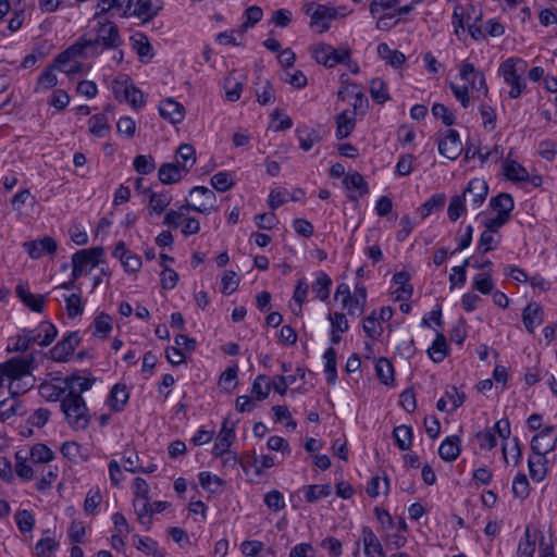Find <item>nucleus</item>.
Listing matches in <instances>:
<instances>
[{
  "label": "nucleus",
  "instance_id": "nucleus-23",
  "mask_svg": "<svg viewBox=\"0 0 557 557\" xmlns=\"http://www.w3.org/2000/svg\"><path fill=\"white\" fill-rule=\"evenodd\" d=\"M462 151V143L455 129H447L444 137L438 141V152L449 159L456 160Z\"/></svg>",
  "mask_w": 557,
  "mask_h": 557
},
{
  "label": "nucleus",
  "instance_id": "nucleus-20",
  "mask_svg": "<svg viewBox=\"0 0 557 557\" xmlns=\"http://www.w3.org/2000/svg\"><path fill=\"white\" fill-rule=\"evenodd\" d=\"M112 256L120 261L125 273L129 275L138 273L141 269L143 261L140 256L128 249L122 240L114 245Z\"/></svg>",
  "mask_w": 557,
  "mask_h": 557
},
{
  "label": "nucleus",
  "instance_id": "nucleus-51",
  "mask_svg": "<svg viewBox=\"0 0 557 557\" xmlns=\"http://www.w3.org/2000/svg\"><path fill=\"white\" fill-rule=\"evenodd\" d=\"M305 500L315 503L320 499L327 498L332 495L333 487L331 484H311L302 488Z\"/></svg>",
  "mask_w": 557,
  "mask_h": 557
},
{
  "label": "nucleus",
  "instance_id": "nucleus-38",
  "mask_svg": "<svg viewBox=\"0 0 557 557\" xmlns=\"http://www.w3.org/2000/svg\"><path fill=\"white\" fill-rule=\"evenodd\" d=\"M377 57L393 69H400L405 62L406 57L398 50H393L386 42H381L376 47Z\"/></svg>",
  "mask_w": 557,
  "mask_h": 557
},
{
  "label": "nucleus",
  "instance_id": "nucleus-34",
  "mask_svg": "<svg viewBox=\"0 0 557 557\" xmlns=\"http://www.w3.org/2000/svg\"><path fill=\"white\" fill-rule=\"evenodd\" d=\"M129 398V391L125 384L113 385L106 400V405L112 412H120L124 409Z\"/></svg>",
  "mask_w": 557,
  "mask_h": 557
},
{
  "label": "nucleus",
  "instance_id": "nucleus-2",
  "mask_svg": "<svg viewBox=\"0 0 557 557\" xmlns=\"http://www.w3.org/2000/svg\"><path fill=\"white\" fill-rule=\"evenodd\" d=\"M33 358L15 357L0 363V389L8 387L11 395H21L35 385Z\"/></svg>",
  "mask_w": 557,
  "mask_h": 557
},
{
  "label": "nucleus",
  "instance_id": "nucleus-56",
  "mask_svg": "<svg viewBox=\"0 0 557 557\" xmlns=\"http://www.w3.org/2000/svg\"><path fill=\"white\" fill-rule=\"evenodd\" d=\"M133 506L140 524L149 525L152 518L151 503L147 498H134Z\"/></svg>",
  "mask_w": 557,
  "mask_h": 557
},
{
  "label": "nucleus",
  "instance_id": "nucleus-64",
  "mask_svg": "<svg viewBox=\"0 0 557 557\" xmlns=\"http://www.w3.org/2000/svg\"><path fill=\"white\" fill-rule=\"evenodd\" d=\"M58 549L59 543L51 536L39 540L35 545V554L37 557H53Z\"/></svg>",
  "mask_w": 557,
  "mask_h": 557
},
{
  "label": "nucleus",
  "instance_id": "nucleus-49",
  "mask_svg": "<svg viewBox=\"0 0 557 557\" xmlns=\"http://www.w3.org/2000/svg\"><path fill=\"white\" fill-rule=\"evenodd\" d=\"M367 494L372 498L386 496L389 492V480L385 474H376L371 478L367 485Z\"/></svg>",
  "mask_w": 557,
  "mask_h": 557
},
{
  "label": "nucleus",
  "instance_id": "nucleus-7",
  "mask_svg": "<svg viewBox=\"0 0 557 557\" xmlns=\"http://www.w3.org/2000/svg\"><path fill=\"white\" fill-rule=\"evenodd\" d=\"M88 58L92 57L86 53L84 46L77 40L67 50L59 54L54 67L69 76L87 73L89 66H86L82 60Z\"/></svg>",
  "mask_w": 557,
  "mask_h": 557
},
{
  "label": "nucleus",
  "instance_id": "nucleus-58",
  "mask_svg": "<svg viewBox=\"0 0 557 557\" xmlns=\"http://www.w3.org/2000/svg\"><path fill=\"white\" fill-rule=\"evenodd\" d=\"M336 357L337 355L334 348H327L323 354L325 379L326 382L332 385L335 384L337 380Z\"/></svg>",
  "mask_w": 557,
  "mask_h": 557
},
{
  "label": "nucleus",
  "instance_id": "nucleus-4",
  "mask_svg": "<svg viewBox=\"0 0 557 557\" xmlns=\"http://www.w3.org/2000/svg\"><path fill=\"white\" fill-rule=\"evenodd\" d=\"M483 11L480 2H457L454 8L453 25L456 34L468 30L474 39L483 36L482 21Z\"/></svg>",
  "mask_w": 557,
  "mask_h": 557
},
{
  "label": "nucleus",
  "instance_id": "nucleus-59",
  "mask_svg": "<svg viewBox=\"0 0 557 557\" xmlns=\"http://www.w3.org/2000/svg\"><path fill=\"white\" fill-rule=\"evenodd\" d=\"M448 347L445 336L441 333H437L435 339L428 349L430 358L434 362H442L445 359Z\"/></svg>",
  "mask_w": 557,
  "mask_h": 557
},
{
  "label": "nucleus",
  "instance_id": "nucleus-36",
  "mask_svg": "<svg viewBox=\"0 0 557 557\" xmlns=\"http://www.w3.org/2000/svg\"><path fill=\"white\" fill-rule=\"evenodd\" d=\"M110 107L101 113L94 114L88 120V131L91 135L98 138H104L111 131V125L108 116Z\"/></svg>",
  "mask_w": 557,
  "mask_h": 557
},
{
  "label": "nucleus",
  "instance_id": "nucleus-25",
  "mask_svg": "<svg viewBox=\"0 0 557 557\" xmlns=\"http://www.w3.org/2000/svg\"><path fill=\"white\" fill-rule=\"evenodd\" d=\"M391 289L392 296L395 300H408L413 292V287L410 284L409 273L406 271L395 273L392 280Z\"/></svg>",
  "mask_w": 557,
  "mask_h": 557
},
{
  "label": "nucleus",
  "instance_id": "nucleus-31",
  "mask_svg": "<svg viewBox=\"0 0 557 557\" xmlns=\"http://www.w3.org/2000/svg\"><path fill=\"white\" fill-rule=\"evenodd\" d=\"M159 113L172 124H178L185 117L184 107L173 98H168L160 102Z\"/></svg>",
  "mask_w": 557,
  "mask_h": 557
},
{
  "label": "nucleus",
  "instance_id": "nucleus-1",
  "mask_svg": "<svg viewBox=\"0 0 557 557\" xmlns=\"http://www.w3.org/2000/svg\"><path fill=\"white\" fill-rule=\"evenodd\" d=\"M99 11L94 15L90 29L95 33L94 37H82L78 41L84 46L87 54L94 57L99 55L107 49H116L122 44L117 27L109 21L108 14L114 16V10H121L119 2H103Z\"/></svg>",
  "mask_w": 557,
  "mask_h": 557
},
{
  "label": "nucleus",
  "instance_id": "nucleus-48",
  "mask_svg": "<svg viewBox=\"0 0 557 557\" xmlns=\"http://www.w3.org/2000/svg\"><path fill=\"white\" fill-rule=\"evenodd\" d=\"M460 454V440L458 436H448L440 445L438 455L445 461H454Z\"/></svg>",
  "mask_w": 557,
  "mask_h": 557
},
{
  "label": "nucleus",
  "instance_id": "nucleus-57",
  "mask_svg": "<svg viewBox=\"0 0 557 557\" xmlns=\"http://www.w3.org/2000/svg\"><path fill=\"white\" fill-rule=\"evenodd\" d=\"M25 408L17 399L3 400L0 403V419L2 421L10 420L15 416H24Z\"/></svg>",
  "mask_w": 557,
  "mask_h": 557
},
{
  "label": "nucleus",
  "instance_id": "nucleus-18",
  "mask_svg": "<svg viewBox=\"0 0 557 557\" xmlns=\"http://www.w3.org/2000/svg\"><path fill=\"white\" fill-rule=\"evenodd\" d=\"M509 435H511L509 421L500 419L493 426L479 432L476 440L482 449H493L496 447L498 440L503 442Z\"/></svg>",
  "mask_w": 557,
  "mask_h": 557
},
{
  "label": "nucleus",
  "instance_id": "nucleus-10",
  "mask_svg": "<svg viewBox=\"0 0 557 557\" xmlns=\"http://www.w3.org/2000/svg\"><path fill=\"white\" fill-rule=\"evenodd\" d=\"M61 409L67 423L74 429H85L88 424V409L84 398L77 393H69L61 401Z\"/></svg>",
  "mask_w": 557,
  "mask_h": 557
},
{
  "label": "nucleus",
  "instance_id": "nucleus-12",
  "mask_svg": "<svg viewBox=\"0 0 557 557\" xmlns=\"http://www.w3.org/2000/svg\"><path fill=\"white\" fill-rule=\"evenodd\" d=\"M112 92L116 100L126 102L134 109H139L145 104L144 94L133 84L126 74H119L112 82Z\"/></svg>",
  "mask_w": 557,
  "mask_h": 557
},
{
  "label": "nucleus",
  "instance_id": "nucleus-60",
  "mask_svg": "<svg viewBox=\"0 0 557 557\" xmlns=\"http://www.w3.org/2000/svg\"><path fill=\"white\" fill-rule=\"evenodd\" d=\"M62 298L69 318L74 319L83 314L85 304L79 294L62 295Z\"/></svg>",
  "mask_w": 557,
  "mask_h": 557
},
{
  "label": "nucleus",
  "instance_id": "nucleus-6",
  "mask_svg": "<svg viewBox=\"0 0 557 557\" xmlns=\"http://www.w3.org/2000/svg\"><path fill=\"white\" fill-rule=\"evenodd\" d=\"M335 300L341 304L342 310L346 311L350 317H359L364 312L368 299L367 288L363 284L358 283L355 285L354 292L346 283L337 285Z\"/></svg>",
  "mask_w": 557,
  "mask_h": 557
},
{
  "label": "nucleus",
  "instance_id": "nucleus-39",
  "mask_svg": "<svg viewBox=\"0 0 557 557\" xmlns=\"http://www.w3.org/2000/svg\"><path fill=\"white\" fill-rule=\"evenodd\" d=\"M513 199L509 194L503 193L493 197L490 200V208L492 213L505 216L510 220L511 211L513 210Z\"/></svg>",
  "mask_w": 557,
  "mask_h": 557
},
{
  "label": "nucleus",
  "instance_id": "nucleus-16",
  "mask_svg": "<svg viewBox=\"0 0 557 557\" xmlns=\"http://www.w3.org/2000/svg\"><path fill=\"white\" fill-rule=\"evenodd\" d=\"M185 207L202 214H210L216 210V196L215 194L205 187L196 186L190 191L186 199Z\"/></svg>",
  "mask_w": 557,
  "mask_h": 557
},
{
  "label": "nucleus",
  "instance_id": "nucleus-22",
  "mask_svg": "<svg viewBox=\"0 0 557 557\" xmlns=\"http://www.w3.org/2000/svg\"><path fill=\"white\" fill-rule=\"evenodd\" d=\"M557 444V432L552 425H545L531 440L533 453L549 454Z\"/></svg>",
  "mask_w": 557,
  "mask_h": 557
},
{
  "label": "nucleus",
  "instance_id": "nucleus-53",
  "mask_svg": "<svg viewBox=\"0 0 557 557\" xmlns=\"http://www.w3.org/2000/svg\"><path fill=\"white\" fill-rule=\"evenodd\" d=\"M361 542L363 544V552L368 557H372V554L382 555V545L369 527H363L361 531Z\"/></svg>",
  "mask_w": 557,
  "mask_h": 557
},
{
  "label": "nucleus",
  "instance_id": "nucleus-33",
  "mask_svg": "<svg viewBox=\"0 0 557 557\" xmlns=\"http://www.w3.org/2000/svg\"><path fill=\"white\" fill-rule=\"evenodd\" d=\"M542 531L536 529L527 528L524 537L520 540L518 546L519 557H533L535 550L539 548Z\"/></svg>",
  "mask_w": 557,
  "mask_h": 557
},
{
  "label": "nucleus",
  "instance_id": "nucleus-63",
  "mask_svg": "<svg viewBox=\"0 0 557 557\" xmlns=\"http://www.w3.org/2000/svg\"><path fill=\"white\" fill-rule=\"evenodd\" d=\"M240 552L245 557H263V553H272L270 548H267L265 545L258 540H248L244 541L240 544Z\"/></svg>",
  "mask_w": 557,
  "mask_h": 557
},
{
  "label": "nucleus",
  "instance_id": "nucleus-5",
  "mask_svg": "<svg viewBox=\"0 0 557 557\" xmlns=\"http://www.w3.org/2000/svg\"><path fill=\"white\" fill-rule=\"evenodd\" d=\"M528 70V63L521 58L511 57L505 60L498 67V74L508 85V96L511 99L519 98L527 88V82L523 78Z\"/></svg>",
  "mask_w": 557,
  "mask_h": 557
},
{
  "label": "nucleus",
  "instance_id": "nucleus-52",
  "mask_svg": "<svg viewBox=\"0 0 557 557\" xmlns=\"http://www.w3.org/2000/svg\"><path fill=\"white\" fill-rule=\"evenodd\" d=\"M362 329L367 336L372 341H377L383 334V323L376 317V311H372L362 320Z\"/></svg>",
  "mask_w": 557,
  "mask_h": 557
},
{
  "label": "nucleus",
  "instance_id": "nucleus-54",
  "mask_svg": "<svg viewBox=\"0 0 557 557\" xmlns=\"http://www.w3.org/2000/svg\"><path fill=\"white\" fill-rule=\"evenodd\" d=\"M95 383V379L89 374H73L66 379V386L70 388V393L87 392L91 388Z\"/></svg>",
  "mask_w": 557,
  "mask_h": 557
},
{
  "label": "nucleus",
  "instance_id": "nucleus-62",
  "mask_svg": "<svg viewBox=\"0 0 557 557\" xmlns=\"http://www.w3.org/2000/svg\"><path fill=\"white\" fill-rule=\"evenodd\" d=\"M271 391V382L265 375H258L251 385V396L257 401L268 398Z\"/></svg>",
  "mask_w": 557,
  "mask_h": 557
},
{
  "label": "nucleus",
  "instance_id": "nucleus-46",
  "mask_svg": "<svg viewBox=\"0 0 557 557\" xmlns=\"http://www.w3.org/2000/svg\"><path fill=\"white\" fill-rule=\"evenodd\" d=\"M356 124L355 110L343 111L336 117V135L338 138H346L350 135Z\"/></svg>",
  "mask_w": 557,
  "mask_h": 557
},
{
  "label": "nucleus",
  "instance_id": "nucleus-3",
  "mask_svg": "<svg viewBox=\"0 0 557 557\" xmlns=\"http://www.w3.org/2000/svg\"><path fill=\"white\" fill-rule=\"evenodd\" d=\"M459 77L463 84H453L451 90L463 108L470 106L471 99L487 94L485 76L481 71L476 70L472 63L468 61L461 62L459 65Z\"/></svg>",
  "mask_w": 557,
  "mask_h": 557
},
{
  "label": "nucleus",
  "instance_id": "nucleus-28",
  "mask_svg": "<svg viewBox=\"0 0 557 557\" xmlns=\"http://www.w3.org/2000/svg\"><path fill=\"white\" fill-rule=\"evenodd\" d=\"M547 454L533 453L528 459L529 473L534 482H542L549 469Z\"/></svg>",
  "mask_w": 557,
  "mask_h": 557
},
{
  "label": "nucleus",
  "instance_id": "nucleus-17",
  "mask_svg": "<svg viewBox=\"0 0 557 557\" xmlns=\"http://www.w3.org/2000/svg\"><path fill=\"white\" fill-rule=\"evenodd\" d=\"M163 224L177 228L181 227L185 236L197 234L200 231V223L197 219L188 216V208L180 207L165 213Z\"/></svg>",
  "mask_w": 557,
  "mask_h": 557
},
{
  "label": "nucleus",
  "instance_id": "nucleus-41",
  "mask_svg": "<svg viewBox=\"0 0 557 557\" xmlns=\"http://www.w3.org/2000/svg\"><path fill=\"white\" fill-rule=\"evenodd\" d=\"M244 76L238 72H232L224 81L225 97L228 101H237L243 90Z\"/></svg>",
  "mask_w": 557,
  "mask_h": 557
},
{
  "label": "nucleus",
  "instance_id": "nucleus-29",
  "mask_svg": "<svg viewBox=\"0 0 557 557\" xmlns=\"http://www.w3.org/2000/svg\"><path fill=\"white\" fill-rule=\"evenodd\" d=\"M330 322V339L333 344H339L342 335L349 330L347 317L339 311L330 312L326 317Z\"/></svg>",
  "mask_w": 557,
  "mask_h": 557
},
{
  "label": "nucleus",
  "instance_id": "nucleus-42",
  "mask_svg": "<svg viewBox=\"0 0 557 557\" xmlns=\"http://www.w3.org/2000/svg\"><path fill=\"white\" fill-rule=\"evenodd\" d=\"M187 173L174 162L163 163L158 171V177L162 184L178 183Z\"/></svg>",
  "mask_w": 557,
  "mask_h": 557
},
{
  "label": "nucleus",
  "instance_id": "nucleus-30",
  "mask_svg": "<svg viewBox=\"0 0 557 557\" xmlns=\"http://www.w3.org/2000/svg\"><path fill=\"white\" fill-rule=\"evenodd\" d=\"M78 344V337L75 334L67 335L60 341L51 350V359L58 362H65L73 355Z\"/></svg>",
  "mask_w": 557,
  "mask_h": 557
},
{
  "label": "nucleus",
  "instance_id": "nucleus-50",
  "mask_svg": "<svg viewBox=\"0 0 557 557\" xmlns=\"http://www.w3.org/2000/svg\"><path fill=\"white\" fill-rule=\"evenodd\" d=\"M131 44L141 62H148L152 59V47L145 35L135 34L131 37Z\"/></svg>",
  "mask_w": 557,
  "mask_h": 557
},
{
  "label": "nucleus",
  "instance_id": "nucleus-47",
  "mask_svg": "<svg viewBox=\"0 0 557 557\" xmlns=\"http://www.w3.org/2000/svg\"><path fill=\"white\" fill-rule=\"evenodd\" d=\"M198 481L200 486L211 493L220 494L223 491L225 482L216 474L210 471H201L198 473Z\"/></svg>",
  "mask_w": 557,
  "mask_h": 557
},
{
  "label": "nucleus",
  "instance_id": "nucleus-55",
  "mask_svg": "<svg viewBox=\"0 0 557 557\" xmlns=\"http://www.w3.org/2000/svg\"><path fill=\"white\" fill-rule=\"evenodd\" d=\"M61 454L71 462L85 461L88 458L86 450L76 442L69 441L62 444Z\"/></svg>",
  "mask_w": 557,
  "mask_h": 557
},
{
  "label": "nucleus",
  "instance_id": "nucleus-26",
  "mask_svg": "<svg viewBox=\"0 0 557 557\" xmlns=\"http://www.w3.org/2000/svg\"><path fill=\"white\" fill-rule=\"evenodd\" d=\"M343 185L348 191V198L357 200L368 194V185L361 174L358 172H349L344 176Z\"/></svg>",
  "mask_w": 557,
  "mask_h": 557
},
{
  "label": "nucleus",
  "instance_id": "nucleus-37",
  "mask_svg": "<svg viewBox=\"0 0 557 557\" xmlns=\"http://www.w3.org/2000/svg\"><path fill=\"white\" fill-rule=\"evenodd\" d=\"M544 321L543 308L537 302L529 304L522 312V322L528 332L534 333V330Z\"/></svg>",
  "mask_w": 557,
  "mask_h": 557
},
{
  "label": "nucleus",
  "instance_id": "nucleus-13",
  "mask_svg": "<svg viewBox=\"0 0 557 557\" xmlns=\"http://www.w3.org/2000/svg\"><path fill=\"white\" fill-rule=\"evenodd\" d=\"M312 59L326 67H334L339 63H345L349 58L350 49L346 46L334 48L325 42H317L310 47Z\"/></svg>",
  "mask_w": 557,
  "mask_h": 557
},
{
  "label": "nucleus",
  "instance_id": "nucleus-14",
  "mask_svg": "<svg viewBox=\"0 0 557 557\" xmlns=\"http://www.w3.org/2000/svg\"><path fill=\"white\" fill-rule=\"evenodd\" d=\"M304 10L310 17V28L318 34L326 32L331 22L337 16V11L334 8L320 2H308Z\"/></svg>",
  "mask_w": 557,
  "mask_h": 557
},
{
  "label": "nucleus",
  "instance_id": "nucleus-44",
  "mask_svg": "<svg viewBox=\"0 0 557 557\" xmlns=\"http://www.w3.org/2000/svg\"><path fill=\"white\" fill-rule=\"evenodd\" d=\"M16 294L18 298L30 308L33 311L41 312L45 308V296L44 295H35L30 293V290L24 286L18 285L16 287Z\"/></svg>",
  "mask_w": 557,
  "mask_h": 557
},
{
  "label": "nucleus",
  "instance_id": "nucleus-15",
  "mask_svg": "<svg viewBox=\"0 0 557 557\" xmlns=\"http://www.w3.org/2000/svg\"><path fill=\"white\" fill-rule=\"evenodd\" d=\"M235 437H236V435H235L234 426L230 425L227 420H224L222 423V428L215 438L214 446L212 448V455L214 457L225 456L224 461H223L224 465H226V463L236 465L237 463L236 455L230 450L231 446L233 445V443L235 441Z\"/></svg>",
  "mask_w": 557,
  "mask_h": 557
},
{
  "label": "nucleus",
  "instance_id": "nucleus-9",
  "mask_svg": "<svg viewBox=\"0 0 557 557\" xmlns=\"http://www.w3.org/2000/svg\"><path fill=\"white\" fill-rule=\"evenodd\" d=\"M500 175L513 184L531 183L535 187L542 184L541 176L532 175L528 169L518 161L512 148L502 161Z\"/></svg>",
  "mask_w": 557,
  "mask_h": 557
},
{
  "label": "nucleus",
  "instance_id": "nucleus-21",
  "mask_svg": "<svg viewBox=\"0 0 557 557\" xmlns=\"http://www.w3.org/2000/svg\"><path fill=\"white\" fill-rule=\"evenodd\" d=\"M22 247L32 259H40L45 256L54 255L58 249L57 242L50 236H44L38 239L28 240L22 244Z\"/></svg>",
  "mask_w": 557,
  "mask_h": 557
},
{
  "label": "nucleus",
  "instance_id": "nucleus-11",
  "mask_svg": "<svg viewBox=\"0 0 557 557\" xmlns=\"http://www.w3.org/2000/svg\"><path fill=\"white\" fill-rule=\"evenodd\" d=\"M397 2H371L370 12L376 20V27L382 30L393 28L411 7L398 8Z\"/></svg>",
  "mask_w": 557,
  "mask_h": 557
},
{
  "label": "nucleus",
  "instance_id": "nucleus-27",
  "mask_svg": "<svg viewBox=\"0 0 557 557\" xmlns=\"http://www.w3.org/2000/svg\"><path fill=\"white\" fill-rule=\"evenodd\" d=\"M465 401V394L455 386H448L444 395L438 399L436 408L444 412H454Z\"/></svg>",
  "mask_w": 557,
  "mask_h": 557
},
{
  "label": "nucleus",
  "instance_id": "nucleus-40",
  "mask_svg": "<svg viewBox=\"0 0 557 557\" xmlns=\"http://www.w3.org/2000/svg\"><path fill=\"white\" fill-rule=\"evenodd\" d=\"M174 163L188 173L196 163L195 148L189 144H182L176 150Z\"/></svg>",
  "mask_w": 557,
  "mask_h": 557
},
{
  "label": "nucleus",
  "instance_id": "nucleus-32",
  "mask_svg": "<svg viewBox=\"0 0 557 557\" xmlns=\"http://www.w3.org/2000/svg\"><path fill=\"white\" fill-rule=\"evenodd\" d=\"M32 344L39 346H48L57 336V329L50 322H41L35 329L27 330Z\"/></svg>",
  "mask_w": 557,
  "mask_h": 557
},
{
  "label": "nucleus",
  "instance_id": "nucleus-61",
  "mask_svg": "<svg viewBox=\"0 0 557 557\" xmlns=\"http://www.w3.org/2000/svg\"><path fill=\"white\" fill-rule=\"evenodd\" d=\"M396 445L401 450H408L412 444L413 432L408 425L401 424L394 429L393 432Z\"/></svg>",
  "mask_w": 557,
  "mask_h": 557
},
{
  "label": "nucleus",
  "instance_id": "nucleus-43",
  "mask_svg": "<svg viewBox=\"0 0 557 557\" xmlns=\"http://www.w3.org/2000/svg\"><path fill=\"white\" fill-rule=\"evenodd\" d=\"M172 196L168 191L154 193L151 191L149 202L147 206L150 215H160L171 203Z\"/></svg>",
  "mask_w": 557,
  "mask_h": 557
},
{
  "label": "nucleus",
  "instance_id": "nucleus-35",
  "mask_svg": "<svg viewBox=\"0 0 557 557\" xmlns=\"http://www.w3.org/2000/svg\"><path fill=\"white\" fill-rule=\"evenodd\" d=\"M502 454L506 466L516 467L522 458L520 442L517 437H507L502 442Z\"/></svg>",
  "mask_w": 557,
  "mask_h": 557
},
{
  "label": "nucleus",
  "instance_id": "nucleus-19",
  "mask_svg": "<svg viewBox=\"0 0 557 557\" xmlns=\"http://www.w3.org/2000/svg\"><path fill=\"white\" fill-rule=\"evenodd\" d=\"M121 10H114V12L125 17H136L140 22L145 23L151 20L160 7H156L152 2H119Z\"/></svg>",
  "mask_w": 557,
  "mask_h": 557
},
{
  "label": "nucleus",
  "instance_id": "nucleus-45",
  "mask_svg": "<svg viewBox=\"0 0 557 557\" xmlns=\"http://www.w3.org/2000/svg\"><path fill=\"white\" fill-rule=\"evenodd\" d=\"M332 286L331 277L322 271L315 273V278L312 284V292L317 299L326 301L330 297Z\"/></svg>",
  "mask_w": 557,
  "mask_h": 557
},
{
  "label": "nucleus",
  "instance_id": "nucleus-8",
  "mask_svg": "<svg viewBox=\"0 0 557 557\" xmlns=\"http://www.w3.org/2000/svg\"><path fill=\"white\" fill-rule=\"evenodd\" d=\"M104 262V249L102 247H92L81 249L72 255V276L78 280L88 275L94 269Z\"/></svg>",
  "mask_w": 557,
  "mask_h": 557
},
{
  "label": "nucleus",
  "instance_id": "nucleus-24",
  "mask_svg": "<svg viewBox=\"0 0 557 557\" xmlns=\"http://www.w3.org/2000/svg\"><path fill=\"white\" fill-rule=\"evenodd\" d=\"M488 194L487 183L483 178H472L462 195L469 200L470 205L476 209L479 208Z\"/></svg>",
  "mask_w": 557,
  "mask_h": 557
}]
</instances>
